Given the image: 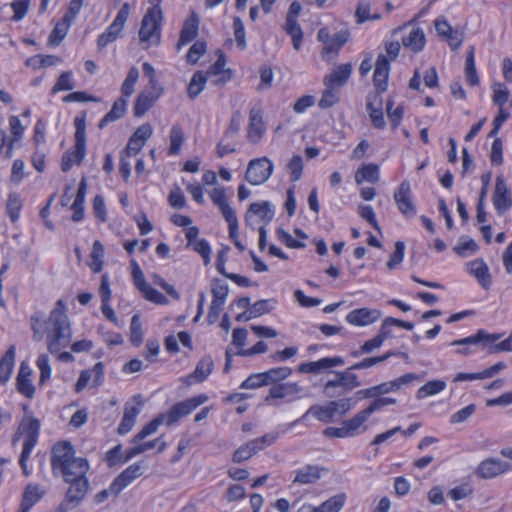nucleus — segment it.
Masks as SVG:
<instances>
[{
    "label": "nucleus",
    "mask_w": 512,
    "mask_h": 512,
    "mask_svg": "<svg viewBox=\"0 0 512 512\" xmlns=\"http://www.w3.org/2000/svg\"><path fill=\"white\" fill-rule=\"evenodd\" d=\"M66 310L64 301L59 299L46 321H42L38 315H33L30 318L35 337L40 332L47 334V347L52 354L59 353L71 342L72 331Z\"/></svg>",
    "instance_id": "f257e3e1"
},
{
    "label": "nucleus",
    "mask_w": 512,
    "mask_h": 512,
    "mask_svg": "<svg viewBox=\"0 0 512 512\" xmlns=\"http://www.w3.org/2000/svg\"><path fill=\"white\" fill-rule=\"evenodd\" d=\"M51 466L54 473L59 472L64 481L86 477L89 463L86 458L76 457L70 442L56 443L51 451Z\"/></svg>",
    "instance_id": "f03ea898"
},
{
    "label": "nucleus",
    "mask_w": 512,
    "mask_h": 512,
    "mask_svg": "<svg viewBox=\"0 0 512 512\" xmlns=\"http://www.w3.org/2000/svg\"><path fill=\"white\" fill-rule=\"evenodd\" d=\"M75 134L74 146L67 150L61 159V169L68 172L74 164L80 165L86 155V114L78 115L74 119Z\"/></svg>",
    "instance_id": "7ed1b4c3"
},
{
    "label": "nucleus",
    "mask_w": 512,
    "mask_h": 512,
    "mask_svg": "<svg viewBox=\"0 0 512 512\" xmlns=\"http://www.w3.org/2000/svg\"><path fill=\"white\" fill-rule=\"evenodd\" d=\"M501 337L502 334L488 333L484 329H479L476 334L454 340L450 345H476L480 343L487 349V353L489 354L512 351V334L505 340L497 343Z\"/></svg>",
    "instance_id": "20e7f679"
},
{
    "label": "nucleus",
    "mask_w": 512,
    "mask_h": 512,
    "mask_svg": "<svg viewBox=\"0 0 512 512\" xmlns=\"http://www.w3.org/2000/svg\"><path fill=\"white\" fill-rule=\"evenodd\" d=\"M336 378L323 385V394L328 398H336L361 386L357 374L349 371H333Z\"/></svg>",
    "instance_id": "39448f33"
},
{
    "label": "nucleus",
    "mask_w": 512,
    "mask_h": 512,
    "mask_svg": "<svg viewBox=\"0 0 512 512\" xmlns=\"http://www.w3.org/2000/svg\"><path fill=\"white\" fill-rule=\"evenodd\" d=\"M162 11L148 10L144 15L139 30V40L145 49L160 43V25Z\"/></svg>",
    "instance_id": "423d86ee"
},
{
    "label": "nucleus",
    "mask_w": 512,
    "mask_h": 512,
    "mask_svg": "<svg viewBox=\"0 0 512 512\" xmlns=\"http://www.w3.org/2000/svg\"><path fill=\"white\" fill-rule=\"evenodd\" d=\"M207 400L208 397L205 394H199L175 403L167 412L161 413L162 420H164V425L172 426L178 423L181 419L191 414Z\"/></svg>",
    "instance_id": "0eeeda50"
},
{
    "label": "nucleus",
    "mask_w": 512,
    "mask_h": 512,
    "mask_svg": "<svg viewBox=\"0 0 512 512\" xmlns=\"http://www.w3.org/2000/svg\"><path fill=\"white\" fill-rule=\"evenodd\" d=\"M69 484L65 499L59 505L60 512H68L77 507L84 499L89 489V481L86 477L70 479L65 481Z\"/></svg>",
    "instance_id": "6e6552de"
},
{
    "label": "nucleus",
    "mask_w": 512,
    "mask_h": 512,
    "mask_svg": "<svg viewBox=\"0 0 512 512\" xmlns=\"http://www.w3.org/2000/svg\"><path fill=\"white\" fill-rule=\"evenodd\" d=\"M278 438V433H268L262 437L253 439L240 446L233 454L232 460L235 463H241L250 459L253 455L266 447L272 445Z\"/></svg>",
    "instance_id": "1a4fd4ad"
},
{
    "label": "nucleus",
    "mask_w": 512,
    "mask_h": 512,
    "mask_svg": "<svg viewBox=\"0 0 512 512\" xmlns=\"http://www.w3.org/2000/svg\"><path fill=\"white\" fill-rule=\"evenodd\" d=\"M39 432L40 421L31 415H26L22 419L18 428V432L15 434L14 438V441H16L19 434L23 435L24 440L22 450L25 451V455L32 453L35 445L37 444Z\"/></svg>",
    "instance_id": "9d476101"
},
{
    "label": "nucleus",
    "mask_w": 512,
    "mask_h": 512,
    "mask_svg": "<svg viewBox=\"0 0 512 512\" xmlns=\"http://www.w3.org/2000/svg\"><path fill=\"white\" fill-rule=\"evenodd\" d=\"M273 165L267 158L251 160L248 164L245 179L252 185H261L272 174Z\"/></svg>",
    "instance_id": "9b49d317"
},
{
    "label": "nucleus",
    "mask_w": 512,
    "mask_h": 512,
    "mask_svg": "<svg viewBox=\"0 0 512 512\" xmlns=\"http://www.w3.org/2000/svg\"><path fill=\"white\" fill-rule=\"evenodd\" d=\"M394 200L399 212L406 218H412L416 215V205L412 199V191L409 181L404 180L394 192Z\"/></svg>",
    "instance_id": "f8f14e48"
},
{
    "label": "nucleus",
    "mask_w": 512,
    "mask_h": 512,
    "mask_svg": "<svg viewBox=\"0 0 512 512\" xmlns=\"http://www.w3.org/2000/svg\"><path fill=\"white\" fill-rule=\"evenodd\" d=\"M511 470V463L489 457L478 464L475 474L481 479H492Z\"/></svg>",
    "instance_id": "ddd939ff"
},
{
    "label": "nucleus",
    "mask_w": 512,
    "mask_h": 512,
    "mask_svg": "<svg viewBox=\"0 0 512 512\" xmlns=\"http://www.w3.org/2000/svg\"><path fill=\"white\" fill-rule=\"evenodd\" d=\"M492 201L494 208L499 215H503L512 208V193L508 188L503 175H499L496 178Z\"/></svg>",
    "instance_id": "4468645a"
},
{
    "label": "nucleus",
    "mask_w": 512,
    "mask_h": 512,
    "mask_svg": "<svg viewBox=\"0 0 512 512\" xmlns=\"http://www.w3.org/2000/svg\"><path fill=\"white\" fill-rule=\"evenodd\" d=\"M303 391L302 386L297 382H285L273 385L269 389V393L265 398L267 403H271L273 400L286 399L287 402H292L298 398L299 393Z\"/></svg>",
    "instance_id": "2eb2a0df"
},
{
    "label": "nucleus",
    "mask_w": 512,
    "mask_h": 512,
    "mask_svg": "<svg viewBox=\"0 0 512 512\" xmlns=\"http://www.w3.org/2000/svg\"><path fill=\"white\" fill-rule=\"evenodd\" d=\"M255 217H258L260 221L263 223L262 226H266L269 222L272 221L274 217V211L271 207V204L268 201H264L261 203H252L250 204L246 215L245 222L248 226L255 229L256 221Z\"/></svg>",
    "instance_id": "dca6fc26"
},
{
    "label": "nucleus",
    "mask_w": 512,
    "mask_h": 512,
    "mask_svg": "<svg viewBox=\"0 0 512 512\" xmlns=\"http://www.w3.org/2000/svg\"><path fill=\"white\" fill-rule=\"evenodd\" d=\"M92 380V387H99L104 380V365L102 362L96 363L92 369L83 370L75 384V391L81 392Z\"/></svg>",
    "instance_id": "f3484780"
},
{
    "label": "nucleus",
    "mask_w": 512,
    "mask_h": 512,
    "mask_svg": "<svg viewBox=\"0 0 512 512\" xmlns=\"http://www.w3.org/2000/svg\"><path fill=\"white\" fill-rule=\"evenodd\" d=\"M345 361L341 356L324 357L318 361L301 363L297 371L304 374H317L322 370H326L336 366L344 365Z\"/></svg>",
    "instance_id": "a211bd4d"
},
{
    "label": "nucleus",
    "mask_w": 512,
    "mask_h": 512,
    "mask_svg": "<svg viewBox=\"0 0 512 512\" xmlns=\"http://www.w3.org/2000/svg\"><path fill=\"white\" fill-rule=\"evenodd\" d=\"M346 502V495L340 493L324 501L319 506L303 504L297 512H340Z\"/></svg>",
    "instance_id": "6ab92c4d"
},
{
    "label": "nucleus",
    "mask_w": 512,
    "mask_h": 512,
    "mask_svg": "<svg viewBox=\"0 0 512 512\" xmlns=\"http://www.w3.org/2000/svg\"><path fill=\"white\" fill-rule=\"evenodd\" d=\"M381 317V312L377 309L359 308L350 311L346 316V321L354 326H367L376 322Z\"/></svg>",
    "instance_id": "aec40b11"
},
{
    "label": "nucleus",
    "mask_w": 512,
    "mask_h": 512,
    "mask_svg": "<svg viewBox=\"0 0 512 512\" xmlns=\"http://www.w3.org/2000/svg\"><path fill=\"white\" fill-rule=\"evenodd\" d=\"M31 375L32 369L26 362H22L16 378V388L20 394L29 399L33 398L35 394V387L32 384Z\"/></svg>",
    "instance_id": "412c9836"
},
{
    "label": "nucleus",
    "mask_w": 512,
    "mask_h": 512,
    "mask_svg": "<svg viewBox=\"0 0 512 512\" xmlns=\"http://www.w3.org/2000/svg\"><path fill=\"white\" fill-rule=\"evenodd\" d=\"M143 474V469L140 463H134L122 471L112 482V490L121 492L131 482L139 478Z\"/></svg>",
    "instance_id": "4be33fe9"
},
{
    "label": "nucleus",
    "mask_w": 512,
    "mask_h": 512,
    "mask_svg": "<svg viewBox=\"0 0 512 512\" xmlns=\"http://www.w3.org/2000/svg\"><path fill=\"white\" fill-rule=\"evenodd\" d=\"M353 71L351 63L340 64L336 66L330 74L326 75L323 79L324 85H330L337 88L344 86Z\"/></svg>",
    "instance_id": "5701e85b"
},
{
    "label": "nucleus",
    "mask_w": 512,
    "mask_h": 512,
    "mask_svg": "<svg viewBox=\"0 0 512 512\" xmlns=\"http://www.w3.org/2000/svg\"><path fill=\"white\" fill-rule=\"evenodd\" d=\"M265 125L263 122L262 113L259 109H251L249 113V127L247 132L248 140L257 144L265 133Z\"/></svg>",
    "instance_id": "b1692460"
},
{
    "label": "nucleus",
    "mask_w": 512,
    "mask_h": 512,
    "mask_svg": "<svg viewBox=\"0 0 512 512\" xmlns=\"http://www.w3.org/2000/svg\"><path fill=\"white\" fill-rule=\"evenodd\" d=\"M390 71L389 60L385 55H379L376 60L373 82L379 93L386 91Z\"/></svg>",
    "instance_id": "393cba45"
},
{
    "label": "nucleus",
    "mask_w": 512,
    "mask_h": 512,
    "mask_svg": "<svg viewBox=\"0 0 512 512\" xmlns=\"http://www.w3.org/2000/svg\"><path fill=\"white\" fill-rule=\"evenodd\" d=\"M323 471H325V469L317 465H305L294 471L295 477L293 483L301 485L313 484L321 478Z\"/></svg>",
    "instance_id": "a878e982"
},
{
    "label": "nucleus",
    "mask_w": 512,
    "mask_h": 512,
    "mask_svg": "<svg viewBox=\"0 0 512 512\" xmlns=\"http://www.w3.org/2000/svg\"><path fill=\"white\" fill-rule=\"evenodd\" d=\"M506 368V364L504 362H498L493 366L476 373H465L459 372L456 374L454 378V382H462V381H473V380H484L488 378H492L502 370Z\"/></svg>",
    "instance_id": "bb28decb"
},
{
    "label": "nucleus",
    "mask_w": 512,
    "mask_h": 512,
    "mask_svg": "<svg viewBox=\"0 0 512 512\" xmlns=\"http://www.w3.org/2000/svg\"><path fill=\"white\" fill-rule=\"evenodd\" d=\"M198 29L199 18L195 12H192L189 18L184 22L179 41L177 43V49L179 50L181 46L186 45L194 40L198 35Z\"/></svg>",
    "instance_id": "cd10ccee"
},
{
    "label": "nucleus",
    "mask_w": 512,
    "mask_h": 512,
    "mask_svg": "<svg viewBox=\"0 0 512 512\" xmlns=\"http://www.w3.org/2000/svg\"><path fill=\"white\" fill-rule=\"evenodd\" d=\"M219 56L216 62L209 67L207 72L205 73L207 77L215 76L218 77L213 81L215 85L223 84L231 79V71L229 69H225L226 58L225 55L218 51Z\"/></svg>",
    "instance_id": "c85d7f7f"
},
{
    "label": "nucleus",
    "mask_w": 512,
    "mask_h": 512,
    "mask_svg": "<svg viewBox=\"0 0 512 512\" xmlns=\"http://www.w3.org/2000/svg\"><path fill=\"white\" fill-rule=\"evenodd\" d=\"M44 494L45 490L38 484H28L23 492L20 512H29Z\"/></svg>",
    "instance_id": "c756f323"
},
{
    "label": "nucleus",
    "mask_w": 512,
    "mask_h": 512,
    "mask_svg": "<svg viewBox=\"0 0 512 512\" xmlns=\"http://www.w3.org/2000/svg\"><path fill=\"white\" fill-rule=\"evenodd\" d=\"M214 368V363L211 356L203 357L196 365L192 374L187 376L186 382L191 384L193 382L201 383L207 379Z\"/></svg>",
    "instance_id": "7c9ffc66"
},
{
    "label": "nucleus",
    "mask_w": 512,
    "mask_h": 512,
    "mask_svg": "<svg viewBox=\"0 0 512 512\" xmlns=\"http://www.w3.org/2000/svg\"><path fill=\"white\" fill-rule=\"evenodd\" d=\"M415 380H419V376L417 374L407 373L392 381L377 385V390L379 392V395H384L390 392H396L400 390L402 386L409 385Z\"/></svg>",
    "instance_id": "2f4dec72"
},
{
    "label": "nucleus",
    "mask_w": 512,
    "mask_h": 512,
    "mask_svg": "<svg viewBox=\"0 0 512 512\" xmlns=\"http://www.w3.org/2000/svg\"><path fill=\"white\" fill-rule=\"evenodd\" d=\"M402 44L415 53L422 51L426 44L424 31L419 27L412 28L407 35L403 36Z\"/></svg>",
    "instance_id": "473e14b6"
},
{
    "label": "nucleus",
    "mask_w": 512,
    "mask_h": 512,
    "mask_svg": "<svg viewBox=\"0 0 512 512\" xmlns=\"http://www.w3.org/2000/svg\"><path fill=\"white\" fill-rule=\"evenodd\" d=\"M367 110L373 126L377 129L385 127V120L382 111V101L379 95L368 98Z\"/></svg>",
    "instance_id": "72a5a7b5"
},
{
    "label": "nucleus",
    "mask_w": 512,
    "mask_h": 512,
    "mask_svg": "<svg viewBox=\"0 0 512 512\" xmlns=\"http://www.w3.org/2000/svg\"><path fill=\"white\" fill-rule=\"evenodd\" d=\"M314 416L318 421L323 423H330L336 416L335 410L332 406L331 401L326 405H313L306 413L301 417L300 420H304L308 415Z\"/></svg>",
    "instance_id": "f704fd0d"
},
{
    "label": "nucleus",
    "mask_w": 512,
    "mask_h": 512,
    "mask_svg": "<svg viewBox=\"0 0 512 512\" xmlns=\"http://www.w3.org/2000/svg\"><path fill=\"white\" fill-rule=\"evenodd\" d=\"M127 109V100L124 97L118 98L112 105L111 110L100 120L98 127L103 129L109 123L122 118Z\"/></svg>",
    "instance_id": "c9c22d12"
},
{
    "label": "nucleus",
    "mask_w": 512,
    "mask_h": 512,
    "mask_svg": "<svg viewBox=\"0 0 512 512\" xmlns=\"http://www.w3.org/2000/svg\"><path fill=\"white\" fill-rule=\"evenodd\" d=\"M284 30L291 37L293 48L296 51L300 50L303 42V31L297 18L286 17Z\"/></svg>",
    "instance_id": "e433bc0d"
},
{
    "label": "nucleus",
    "mask_w": 512,
    "mask_h": 512,
    "mask_svg": "<svg viewBox=\"0 0 512 512\" xmlns=\"http://www.w3.org/2000/svg\"><path fill=\"white\" fill-rule=\"evenodd\" d=\"M395 355H402L403 357L408 358V355L405 353L389 351L380 356L364 358L361 361L350 366L346 371L351 372L354 370L367 369L372 366L378 365V364L388 360L391 356H395Z\"/></svg>",
    "instance_id": "4c0bfd02"
},
{
    "label": "nucleus",
    "mask_w": 512,
    "mask_h": 512,
    "mask_svg": "<svg viewBox=\"0 0 512 512\" xmlns=\"http://www.w3.org/2000/svg\"><path fill=\"white\" fill-rule=\"evenodd\" d=\"M469 272L473 274L480 285L487 289L491 284V276L487 265L482 260H475L468 264Z\"/></svg>",
    "instance_id": "58836bf2"
},
{
    "label": "nucleus",
    "mask_w": 512,
    "mask_h": 512,
    "mask_svg": "<svg viewBox=\"0 0 512 512\" xmlns=\"http://www.w3.org/2000/svg\"><path fill=\"white\" fill-rule=\"evenodd\" d=\"M15 361V346L12 345L0 359V384H5L11 377Z\"/></svg>",
    "instance_id": "ea45409f"
},
{
    "label": "nucleus",
    "mask_w": 512,
    "mask_h": 512,
    "mask_svg": "<svg viewBox=\"0 0 512 512\" xmlns=\"http://www.w3.org/2000/svg\"><path fill=\"white\" fill-rule=\"evenodd\" d=\"M158 98L157 94H151L147 90L140 92L134 104V115L136 117L143 116Z\"/></svg>",
    "instance_id": "a19ab883"
},
{
    "label": "nucleus",
    "mask_w": 512,
    "mask_h": 512,
    "mask_svg": "<svg viewBox=\"0 0 512 512\" xmlns=\"http://www.w3.org/2000/svg\"><path fill=\"white\" fill-rule=\"evenodd\" d=\"M9 125L12 137L8 140L6 159H10L12 157L14 143L21 139L24 132V127L17 116H11L9 118Z\"/></svg>",
    "instance_id": "79ce46f5"
},
{
    "label": "nucleus",
    "mask_w": 512,
    "mask_h": 512,
    "mask_svg": "<svg viewBox=\"0 0 512 512\" xmlns=\"http://www.w3.org/2000/svg\"><path fill=\"white\" fill-rule=\"evenodd\" d=\"M357 184L363 181L376 183L379 180V168L376 164H365L359 168L355 174Z\"/></svg>",
    "instance_id": "37998d69"
},
{
    "label": "nucleus",
    "mask_w": 512,
    "mask_h": 512,
    "mask_svg": "<svg viewBox=\"0 0 512 512\" xmlns=\"http://www.w3.org/2000/svg\"><path fill=\"white\" fill-rule=\"evenodd\" d=\"M475 49L473 46L470 47L466 62H465V77L468 84L471 86H477L480 83V78L478 76L476 66H475Z\"/></svg>",
    "instance_id": "c03bdc74"
},
{
    "label": "nucleus",
    "mask_w": 512,
    "mask_h": 512,
    "mask_svg": "<svg viewBox=\"0 0 512 512\" xmlns=\"http://www.w3.org/2000/svg\"><path fill=\"white\" fill-rule=\"evenodd\" d=\"M139 413L140 409L136 406L125 407L123 418L117 429L120 435L127 434L133 428Z\"/></svg>",
    "instance_id": "a18cd8bd"
},
{
    "label": "nucleus",
    "mask_w": 512,
    "mask_h": 512,
    "mask_svg": "<svg viewBox=\"0 0 512 512\" xmlns=\"http://www.w3.org/2000/svg\"><path fill=\"white\" fill-rule=\"evenodd\" d=\"M129 14L130 6L128 3H124L118 11L114 21L109 25V27L106 30L112 32L113 36L117 38L124 28L125 23L129 17Z\"/></svg>",
    "instance_id": "49530a36"
},
{
    "label": "nucleus",
    "mask_w": 512,
    "mask_h": 512,
    "mask_svg": "<svg viewBox=\"0 0 512 512\" xmlns=\"http://www.w3.org/2000/svg\"><path fill=\"white\" fill-rule=\"evenodd\" d=\"M184 139L185 137L183 128L179 124L173 125L169 133L170 146L168 149V154L178 155Z\"/></svg>",
    "instance_id": "de8ad7c7"
},
{
    "label": "nucleus",
    "mask_w": 512,
    "mask_h": 512,
    "mask_svg": "<svg viewBox=\"0 0 512 512\" xmlns=\"http://www.w3.org/2000/svg\"><path fill=\"white\" fill-rule=\"evenodd\" d=\"M207 78L202 71L193 74L187 88L189 98L195 99L204 90Z\"/></svg>",
    "instance_id": "09e8293b"
},
{
    "label": "nucleus",
    "mask_w": 512,
    "mask_h": 512,
    "mask_svg": "<svg viewBox=\"0 0 512 512\" xmlns=\"http://www.w3.org/2000/svg\"><path fill=\"white\" fill-rule=\"evenodd\" d=\"M292 374V369L287 366L271 368L263 372L264 380L268 384H277L280 381L287 379Z\"/></svg>",
    "instance_id": "8fccbe9b"
},
{
    "label": "nucleus",
    "mask_w": 512,
    "mask_h": 512,
    "mask_svg": "<svg viewBox=\"0 0 512 512\" xmlns=\"http://www.w3.org/2000/svg\"><path fill=\"white\" fill-rule=\"evenodd\" d=\"M71 23L72 21H67L66 16H63L62 20L58 22L52 30L49 36V44L58 46L67 35Z\"/></svg>",
    "instance_id": "3c124183"
},
{
    "label": "nucleus",
    "mask_w": 512,
    "mask_h": 512,
    "mask_svg": "<svg viewBox=\"0 0 512 512\" xmlns=\"http://www.w3.org/2000/svg\"><path fill=\"white\" fill-rule=\"evenodd\" d=\"M23 207V201L17 193H10L6 202L7 214L12 222H16L20 217Z\"/></svg>",
    "instance_id": "603ef678"
},
{
    "label": "nucleus",
    "mask_w": 512,
    "mask_h": 512,
    "mask_svg": "<svg viewBox=\"0 0 512 512\" xmlns=\"http://www.w3.org/2000/svg\"><path fill=\"white\" fill-rule=\"evenodd\" d=\"M369 415L363 409L355 414L351 419L345 420L344 424L349 436H355L359 433L361 426L368 420Z\"/></svg>",
    "instance_id": "864d4df0"
},
{
    "label": "nucleus",
    "mask_w": 512,
    "mask_h": 512,
    "mask_svg": "<svg viewBox=\"0 0 512 512\" xmlns=\"http://www.w3.org/2000/svg\"><path fill=\"white\" fill-rule=\"evenodd\" d=\"M446 383L442 380H432L420 387L417 391V398L423 399L427 396L435 395L443 391Z\"/></svg>",
    "instance_id": "5fc2aeb1"
},
{
    "label": "nucleus",
    "mask_w": 512,
    "mask_h": 512,
    "mask_svg": "<svg viewBox=\"0 0 512 512\" xmlns=\"http://www.w3.org/2000/svg\"><path fill=\"white\" fill-rule=\"evenodd\" d=\"M454 252L460 257H468L478 250V245L473 239L461 237L459 243L453 248Z\"/></svg>",
    "instance_id": "6e6d98bb"
},
{
    "label": "nucleus",
    "mask_w": 512,
    "mask_h": 512,
    "mask_svg": "<svg viewBox=\"0 0 512 512\" xmlns=\"http://www.w3.org/2000/svg\"><path fill=\"white\" fill-rule=\"evenodd\" d=\"M326 88L322 93V97L318 102V106L322 109H327L338 103L339 92L337 87L325 85Z\"/></svg>",
    "instance_id": "4d7b16f0"
},
{
    "label": "nucleus",
    "mask_w": 512,
    "mask_h": 512,
    "mask_svg": "<svg viewBox=\"0 0 512 512\" xmlns=\"http://www.w3.org/2000/svg\"><path fill=\"white\" fill-rule=\"evenodd\" d=\"M350 37V33L348 30H341L334 35H332L330 39L329 46H325L323 51L325 53L338 52V50L345 45Z\"/></svg>",
    "instance_id": "13d9d810"
},
{
    "label": "nucleus",
    "mask_w": 512,
    "mask_h": 512,
    "mask_svg": "<svg viewBox=\"0 0 512 512\" xmlns=\"http://www.w3.org/2000/svg\"><path fill=\"white\" fill-rule=\"evenodd\" d=\"M211 293L213 296V302H217L224 305L229 293L228 284L219 279L213 280Z\"/></svg>",
    "instance_id": "bf43d9fd"
},
{
    "label": "nucleus",
    "mask_w": 512,
    "mask_h": 512,
    "mask_svg": "<svg viewBox=\"0 0 512 512\" xmlns=\"http://www.w3.org/2000/svg\"><path fill=\"white\" fill-rule=\"evenodd\" d=\"M164 424L161 414L145 425L132 439L133 443H139L147 436L155 433L160 425Z\"/></svg>",
    "instance_id": "052dcab7"
},
{
    "label": "nucleus",
    "mask_w": 512,
    "mask_h": 512,
    "mask_svg": "<svg viewBox=\"0 0 512 512\" xmlns=\"http://www.w3.org/2000/svg\"><path fill=\"white\" fill-rule=\"evenodd\" d=\"M143 341V329L142 323L140 321V316L138 314L133 315L130 324V342L139 347Z\"/></svg>",
    "instance_id": "680f3d73"
},
{
    "label": "nucleus",
    "mask_w": 512,
    "mask_h": 512,
    "mask_svg": "<svg viewBox=\"0 0 512 512\" xmlns=\"http://www.w3.org/2000/svg\"><path fill=\"white\" fill-rule=\"evenodd\" d=\"M139 78V71L136 67L130 68L126 79L122 83L121 92L124 98L130 97L134 92V86Z\"/></svg>",
    "instance_id": "e2e57ef3"
},
{
    "label": "nucleus",
    "mask_w": 512,
    "mask_h": 512,
    "mask_svg": "<svg viewBox=\"0 0 512 512\" xmlns=\"http://www.w3.org/2000/svg\"><path fill=\"white\" fill-rule=\"evenodd\" d=\"M103 257H104V246L102 243L98 240H96L93 243L92 252H91V259L92 262L90 264L91 269L94 272H99L102 268L103 264Z\"/></svg>",
    "instance_id": "0e129e2a"
},
{
    "label": "nucleus",
    "mask_w": 512,
    "mask_h": 512,
    "mask_svg": "<svg viewBox=\"0 0 512 512\" xmlns=\"http://www.w3.org/2000/svg\"><path fill=\"white\" fill-rule=\"evenodd\" d=\"M233 29H234V36L235 41L237 43V46L244 50L247 46L246 44V33H245V27L242 19L238 16H235L233 18Z\"/></svg>",
    "instance_id": "69168bd1"
},
{
    "label": "nucleus",
    "mask_w": 512,
    "mask_h": 512,
    "mask_svg": "<svg viewBox=\"0 0 512 512\" xmlns=\"http://www.w3.org/2000/svg\"><path fill=\"white\" fill-rule=\"evenodd\" d=\"M492 89H493V96H492L493 103L501 108L509 99V90L503 83L493 84Z\"/></svg>",
    "instance_id": "338daca9"
},
{
    "label": "nucleus",
    "mask_w": 512,
    "mask_h": 512,
    "mask_svg": "<svg viewBox=\"0 0 512 512\" xmlns=\"http://www.w3.org/2000/svg\"><path fill=\"white\" fill-rule=\"evenodd\" d=\"M36 364L38 369L40 370L39 384L43 385L51 377V367L49 364L48 355H39Z\"/></svg>",
    "instance_id": "774afa93"
}]
</instances>
